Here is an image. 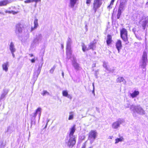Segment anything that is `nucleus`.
I'll return each instance as SVG.
<instances>
[{"mask_svg":"<svg viewBox=\"0 0 148 148\" xmlns=\"http://www.w3.org/2000/svg\"><path fill=\"white\" fill-rule=\"evenodd\" d=\"M75 125H74L70 129L69 134L70 139L68 143V145L69 146H71L72 147L76 143L75 137L73 135V134L75 131Z\"/></svg>","mask_w":148,"mask_h":148,"instance_id":"1","label":"nucleus"},{"mask_svg":"<svg viewBox=\"0 0 148 148\" xmlns=\"http://www.w3.org/2000/svg\"><path fill=\"white\" fill-rule=\"evenodd\" d=\"M128 107H130V110L133 112L134 115L136 113L140 115H143L145 114V111L139 105L135 106L132 105L130 107L129 105Z\"/></svg>","mask_w":148,"mask_h":148,"instance_id":"2","label":"nucleus"},{"mask_svg":"<svg viewBox=\"0 0 148 148\" xmlns=\"http://www.w3.org/2000/svg\"><path fill=\"white\" fill-rule=\"evenodd\" d=\"M148 62L147 53L146 51H144L140 61V66L141 68L145 69Z\"/></svg>","mask_w":148,"mask_h":148,"instance_id":"3","label":"nucleus"},{"mask_svg":"<svg viewBox=\"0 0 148 148\" xmlns=\"http://www.w3.org/2000/svg\"><path fill=\"white\" fill-rule=\"evenodd\" d=\"M71 40L70 38H69L66 42V55L67 58L69 59L71 57Z\"/></svg>","mask_w":148,"mask_h":148,"instance_id":"4","label":"nucleus"},{"mask_svg":"<svg viewBox=\"0 0 148 148\" xmlns=\"http://www.w3.org/2000/svg\"><path fill=\"white\" fill-rule=\"evenodd\" d=\"M42 109L41 108L39 107L36 110L35 112L30 115L31 118V123H32L33 121L35 122V118L37 114L38 115L39 117V120L40 119L41 116Z\"/></svg>","mask_w":148,"mask_h":148,"instance_id":"5","label":"nucleus"},{"mask_svg":"<svg viewBox=\"0 0 148 148\" xmlns=\"http://www.w3.org/2000/svg\"><path fill=\"white\" fill-rule=\"evenodd\" d=\"M97 133L94 130L91 131L88 134V139L90 140V143L92 144L96 138Z\"/></svg>","mask_w":148,"mask_h":148,"instance_id":"6","label":"nucleus"},{"mask_svg":"<svg viewBox=\"0 0 148 148\" xmlns=\"http://www.w3.org/2000/svg\"><path fill=\"white\" fill-rule=\"evenodd\" d=\"M102 0H94L93 3V10L95 12L102 4Z\"/></svg>","mask_w":148,"mask_h":148,"instance_id":"7","label":"nucleus"},{"mask_svg":"<svg viewBox=\"0 0 148 148\" xmlns=\"http://www.w3.org/2000/svg\"><path fill=\"white\" fill-rule=\"evenodd\" d=\"M120 35L121 38L124 41H126L127 40V31L126 29L123 28L121 30Z\"/></svg>","mask_w":148,"mask_h":148,"instance_id":"8","label":"nucleus"},{"mask_svg":"<svg viewBox=\"0 0 148 148\" xmlns=\"http://www.w3.org/2000/svg\"><path fill=\"white\" fill-rule=\"evenodd\" d=\"M123 120L121 119L114 122L112 124V127L114 129H117L120 127V125L123 123Z\"/></svg>","mask_w":148,"mask_h":148,"instance_id":"9","label":"nucleus"},{"mask_svg":"<svg viewBox=\"0 0 148 148\" xmlns=\"http://www.w3.org/2000/svg\"><path fill=\"white\" fill-rule=\"evenodd\" d=\"M43 40V37L41 34H39L37 36L36 38L34 40V42L36 44L42 42Z\"/></svg>","mask_w":148,"mask_h":148,"instance_id":"10","label":"nucleus"},{"mask_svg":"<svg viewBox=\"0 0 148 148\" xmlns=\"http://www.w3.org/2000/svg\"><path fill=\"white\" fill-rule=\"evenodd\" d=\"M21 26V25L20 24H17L16 25L15 32L16 34H18L22 32Z\"/></svg>","mask_w":148,"mask_h":148,"instance_id":"11","label":"nucleus"},{"mask_svg":"<svg viewBox=\"0 0 148 148\" xmlns=\"http://www.w3.org/2000/svg\"><path fill=\"white\" fill-rule=\"evenodd\" d=\"M116 47L118 51V53H119L120 50L121 49L122 45L121 44V41L120 40H118L116 43Z\"/></svg>","mask_w":148,"mask_h":148,"instance_id":"12","label":"nucleus"},{"mask_svg":"<svg viewBox=\"0 0 148 148\" xmlns=\"http://www.w3.org/2000/svg\"><path fill=\"white\" fill-rule=\"evenodd\" d=\"M73 65L75 69L76 70H78L79 69V66L78 64L76 62V59L73 58Z\"/></svg>","mask_w":148,"mask_h":148,"instance_id":"13","label":"nucleus"},{"mask_svg":"<svg viewBox=\"0 0 148 148\" xmlns=\"http://www.w3.org/2000/svg\"><path fill=\"white\" fill-rule=\"evenodd\" d=\"M148 23V17L147 16L145 17V19L143 21L142 26L143 28L144 29H145L146 27L147 24Z\"/></svg>","mask_w":148,"mask_h":148,"instance_id":"14","label":"nucleus"},{"mask_svg":"<svg viewBox=\"0 0 148 148\" xmlns=\"http://www.w3.org/2000/svg\"><path fill=\"white\" fill-rule=\"evenodd\" d=\"M78 1V0H70L69 7L72 8H73Z\"/></svg>","mask_w":148,"mask_h":148,"instance_id":"15","label":"nucleus"},{"mask_svg":"<svg viewBox=\"0 0 148 148\" xmlns=\"http://www.w3.org/2000/svg\"><path fill=\"white\" fill-rule=\"evenodd\" d=\"M38 19H35L34 21V27H31V31H32L36 29L38 26Z\"/></svg>","mask_w":148,"mask_h":148,"instance_id":"16","label":"nucleus"},{"mask_svg":"<svg viewBox=\"0 0 148 148\" xmlns=\"http://www.w3.org/2000/svg\"><path fill=\"white\" fill-rule=\"evenodd\" d=\"M8 66L9 63L8 62H6L4 63L2 66L3 70L7 72L8 71Z\"/></svg>","mask_w":148,"mask_h":148,"instance_id":"17","label":"nucleus"},{"mask_svg":"<svg viewBox=\"0 0 148 148\" xmlns=\"http://www.w3.org/2000/svg\"><path fill=\"white\" fill-rule=\"evenodd\" d=\"M116 81L117 82L120 83L121 82H123V83L125 84H126V82L125 79L123 77H119L117 78L116 80Z\"/></svg>","mask_w":148,"mask_h":148,"instance_id":"18","label":"nucleus"},{"mask_svg":"<svg viewBox=\"0 0 148 148\" xmlns=\"http://www.w3.org/2000/svg\"><path fill=\"white\" fill-rule=\"evenodd\" d=\"M24 32H25L24 34L23 35V37H24L25 39H27L29 37V33L28 30L26 29H25Z\"/></svg>","mask_w":148,"mask_h":148,"instance_id":"19","label":"nucleus"},{"mask_svg":"<svg viewBox=\"0 0 148 148\" xmlns=\"http://www.w3.org/2000/svg\"><path fill=\"white\" fill-rule=\"evenodd\" d=\"M139 94L138 91L135 90L132 93H130V95L132 98L136 97Z\"/></svg>","mask_w":148,"mask_h":148,"instance_id":"20","label":"nucleus"},{"mask_svg":"<svg viewBox=\"0 0 148 148\" xmlns=\"http://www.w3.org/2000/svg\"><path fill=\"white\" fill-rule=\"evenodd\" d=\"M10 49L11 53L14 52L16 51V49L14 46L12 42H11L10 45Z\"/></svg>","mask_w":148,"mask_h":148,"instance_id":"21","label":"nucleus"},{"mask_svg":"<svg viewBox=\"0 0 148 148\" xmlns=\"http://www.w3.org/2000/svg\"><path fill=\"white\" fill-rule=\"evenodd\" d=\"M9 3L8 0H3L0 1V6H5Z\"/></svg>","mask_w":148,"mask_h":148,"instance_id":"22","label":"nucleus"},{"mask_svg":"<svg viewBox=\"0 0 148 148\" xmlns=\"http://www.w3.org/2000/svg\"><path fill=\"white\" fill-rule=\"evenodd\" d=\"M124 140L122 136L120 137L119 138H117L115 140V144H116L118 143L119 142H121Z\"/></svg>","mask_w":148,"mask_h":148,"instance_id":"23","label":"nucleus"},{"mask_svg":"<svg viewBox=\"0 0 148 148\" xmlns=\"http://www.w3.org/2000/svg\"><path fill=\"white\" fill-rule=\"evenodd\" d=\"M112 41V37L110 35H108L107 37L106 42L108 45L110 44Z\"/></svg>","mask_w":148,"mask_h":148,"instance_id":"24","label":"nucleus"},{"mask_svg":"<svg viewBox=\"0 0 148 148\" xmlns=\"http://www.w3.org/2000/svg\"><path fill=\"white\" fill-rule=\"evenodd\" d=\"M107 63L105 62H103V67L105 68L106 69V70H107L108 71H110V72L112 71L109 68V67H108L107 66Z\"/></svg>","mask_w":148,"mask_h":148,"instance_id":"25","label":"nucleus"},{"mask_svg":"<svg viewBox=\"0 0 148 148\" xmlns=\"http://www.w3.org/2000/svg\"><path fill=\"white\" fill-rule=\"evenodd\" d=\"M42 63L41 64H39L38 67V70L37 71V76L38 77L39 74L41 69L42 67Z\"/></svg>","mask_w":148,"mask_h":148,"instance_id":"26","label":"nucleus"},{"mask_svg":"<svg viewBox=\"0 0 148 148\" xmlns=\"http://www.w3.org/2000/svg\"><path fill=\"white\" fill-rule=\"evenodd\" d=\"M95 43L94 42H91L89 46V49L93 50L95 48Z\"/></svg>","mask_w":148,"mask_h":148,"instance_id":"27","label":"nucleus"},{"mask_svg":"<svg viewBox=\"0 0 148 148\" xmlns=\"http://www.w3.org/2000/svg\"><path fill=\"white\" fill-rule=\"evenodd\" d=\"M34 2L36 3V4L38 2L37 0H26L24 1L25 3H29Z\"/></svg>","mask_w":148,"mask_h":148,"instance_id":"28","label":"nucleus"},{"mask_svg":"<svg viewBox=\"0 0 148 148\" xmlns=\"http://www.w3.org/2000/svg\"><path fill=\"white\" fill-rule=\"evenodd\" d=\"M82 49L83 51L85 52L86 51L88 50L89 49V47L87 48L86 45L84 44H83L82 45Z\"/></svg>","mask_w":148,"mask_h":148,"instance_id":"29","label":"nucleus"},{"mask_svg":"<svg viewBox=\"0 0 148 148\" xmlns=\"http://www.w3.org/2000/svg\"><path fill=\"white\" fill-rule=\"evenodd\" d=\"M115 1V0H111L110 5L107 7L108 9H110L112 8V6Z\"/></svg>","mask_w":148,"mask_h":148,"instance_id":"30","label":"nucleus"},{"mask_svg":"<svg viewBox=\"0 0 148 148\" xmlns=\"http://www.w3.org/2000/svg\"><path fill=\"white\" fill-rule=\"evenodd\" d=\"M74 114L73 112H71L70 113L68 119L69 120H72L73 118Z\"/></svg>","mask_w":148,"mask_h":148,"instance_id":"31","label":"nucleus"},{"mask_svg":"<svg viewBox=\"0 0 148 148\" xmlns=\"http://www.w3.org/2000/svg\"><path fill=\"white\" fill-rule=\"evenodd\" d=\"M126 0H121L120 5L125 6L126 5Z\"/></svg>","mask_w":148,"mask_h":148,"instance_id":"32","label":"nucleus"},{"mask_svg":"<svg viewBox=\"0 0 148 148\" xmlns=\"http://www.w3.org/2000/svg\"><path fill=\"white\" fill-rule=\"evenodd\" d=\"M43 96L49 95V93L46 90H43L42 93L41 94Z\"/></svg>","mask_w":148,"mask_h":148,"instance_id":"33","label":"nucleus"},{"mask_svg":"<svg viewBox=\"0 0 148 148\" xmlns=\"http://www.w3.org/2000/svg\"><path fill=\"white\" fill-rule=\"evenodd\" d=\"M62 95L66 97L68 95L67 90H63L62 92Z\"/></svg>","mask_w":148,"mask_h":148,"instance_id":"34","label":"nucleus"},{"mask_svg":"<svg viewBox=\"0 0 148 148\" xmlns=\"http://www.w3.org/2000/svg\"><path fill=\"white\" fill-rule=\"evenodd\" d=\"M7 92L4 93H3L1 95V99H2L4 98L5 97L6 95L7 94Z\"/></svg>","mask_w":148,"mask_h":148,"instance_id":"35","label":"nucleus"},{"mask_svg":"<svg viewBox=\"0 0 148 148\" xmlns=\"http://www.w3.org/2000/svg\"><path fill=\"white\" fill-rule=\"evenodd\" d=\"M122 12H119L118 11L117 14V17L118 19H119L120 17V16Z\"/></svg>","mask_w":148,"mask_h":148,"instance_id":"36","label":"nucleus"},{"mask_svg":"<svg viewBox=\"0 0 148 148\" xmlns=\"http://www.w3.org/2000/svg\"><path fill=\"white\" fill-rule=\"evenodd\" d=\"M124 10V9L119 6L118 11L122 12Z\"/></svg>","mask_w":148,"mask_h":148,"instance_id":"37","label":"nucleus"},{"mask_svg":"<svg viewBox=\"0 0 148 148\" xmlns=\"http://www.w3.org/2000/svg\"><path fill=\"white\" fill-rule=\"evenodd\" d=\"M55 69V67H53L50 70V72L51 73H53V72Z\"/></svg>","mask_w":148,"mask_h":148,"instance_id":"38","label":"nucleus"},{"mask_svg":"<svg viewBox=\"0 0 148 148\" xmlns=\"http://www.w3.org/2000/svg\"><path fill=\"white\" fill-rule=\"evenodd\" d=\"M36 59L35 58H34L33 59L30 60L32 63H34Z\"/></svg>","mask_w":148,"mask_h":148,"instance_id":"39","label":"nucleus"},{"mask_svg":"<svg viewBox=\"0 0 148 148\" xmlns=\"http://www.w3.org/2000/svg\"><path fill=\"white\" fill-rule=\"evenodd\" d=\"M50 120L49 119H47V124L45 125V128H46L47 127V124H48V123L49 122V121Z\"/></svg>","mask_w":148,"mask_h":148,"instance_id":"40","label":"nucleus"},{"mask_svg":"<svg viewBox=\"0 0 148 148\" xmlns=\"http://www.w3.org/2000/svg\"><path fill=\"white\" fill-rule=\"evenodd\" d=\"M91 0H87L86 3L87 4H89L91 1Z\"/></svg>","mask_w":148,"mask_h":148,"instance_id":"41","label":"nucleus"},{"mask_svg":"<svg viewBox=\"0 0 148 148\" xmlns=\"http://www.w3.org/2000/svg\"><path fill=\"white\" fill-rule=\"evenodd\" d=\"M66 97H67L68 98H69L70 99H72V97L70 95L68 94L67 96Z\"/></svg>","mask_w":148,"mask_h":148,"instance_id":"42","label":"nucleus"},{"mask_svg":"<svg viewBox=\"0 0 148 148\" xmlns=\"http://www.w3.org/2000/svg\"><path fill=\"white\" fill-rule=\"evenodd\" d=\"M12 13L13 14H16L17 13V12H14L13 11H12Z\"/></svg>","mask_w":148,"mask_h":148,"instance_id":"43","label":"nucleus"},{"mask_svg":"<svg viewBox=\"0 0 148 148\" xmlns=\"http://www.w3.org/2000/svg\"><path fill=\"white\" fill-rule=\"evenodd\" d=\"M86 148V145L85 144H84L83 145L81 148Z\"/></svg>","mask_w":148,"mask_h":148,"instance_id":"44","label":"nucleus"},{"mask_svg":"<svg viewBox=\"0 0 148 148\" xmlns=\"http://www.w3.org/2000/svg\"><path fill=\"white\" fill-rule=\"evenodd\" d=\"M119 6H120V7H121V8H123L124 9V8H125V6H124L122 5H119Z\"/></svg>","mask_w":148,"mask_h":148,"instance_id":"45","label":"nucleus"},{"mask_svg":"<svg viewBox=\"0 0 148 148\" xmlns=\"http://www.w3.org/2000/svg\"><path fill=\"white\" fill-rule=\"evenodd\" d=\"M29 55L31 57H32L34 56L32 54H29Z\"/></svg>","mask_w":148,"mask_h":148,"instance_id":"46","label":"nucleus"},{"mask_svg":"<svg viewBox=\"0 0 148 148\" xmlns=\"http://www.w3.org/2000/svg\"><path fill=\"white\" fill-rule=\"evenodd\" d=\"M113 138V136H109L108 137V138L109 139H112V138Z\"/></svg>","mask_w":148,"mask_h":148,"instance_id":"47","label":"nucleus"},{"mask_svg":"<svg viewBox=\"0 0 148 148\" xmlns=\"http://www.w3.org/2000/svg\"><path fill=\"white\" fill-rule=\"evenodd\" d=\"M14 52H12V53H12V56H13V57H14L15 55H14Z\"/></svg>","mask_w":148,"mask_h":148,"instance_id":"48","label":"nucleus"},{"mask_svg":"<svg viewBox=\"0 0 148 148\" xmlns=\"http://www.w3.org/2000/svg\"><path fill=\"white\" fill-rule=\"evenodd\" d=\"M136 37L137 38H138V39H139V40H141L142 39V38H140V37H138V38H137V37Z\"/></svg>","mask_w":148,"mask_h":148,"instance_id":"49","label":"nucleus"},{"mask_svg":"<svg viewBox=\"0 0 148 148\" xmlns=\"http://www.w3.org/2000/svg\"><path fill=\"white\" fill-rule=\"evenodd\" d=\"M146 5L147 7H148V2L146 3Z\"/></svg>","mask_w":148,"mask_h":148,"instance_id":"50","label":"nucleus"},{"mask_svg":"<svg viewBox=\"0 0 148 148\" xmlns=\"http://www.w3.org/2000/svg\"><path fill=\"white\" fill-rule=\"evenodd\" d=\"M0 14H4L3 12H0Z\"/></svg>","mask_w":148,"mask_h":148,"instance_id":"51","label":"nucleus"},{"mask_svg":"<svg viewBox=\"0 0 148 148\" xmlns=\"http://www.w3.org/2000/svg\"><path fill=\"white\" fill-rule=\"evenodd\" d=\"M92 86H93V89H95V88H94V83H93L92 84Z\"/></svg>","mask_w":148,"mask_h":148,"instance_id":"52","label":"nucleus"},{"mask_svg":"<svg viewBox=\"0 0 148 148\" xmlns=\"http://www.w3.org/2000/svg\"><path fill=\"white\" fill-rule=\"evenodd\" d=\"M8 13H12V11H8Z\"/></svg>","mask_w":148,"mask_h":148,"instance_id":"53","label":"nucleus"},{"mask_svg":"<svg viewBox=\"0 0 148 148\" xmlns=\"http://www.w3.org/2000/svg\"><path fill=\"white\" fill-rule=\"evenodd\" d=\"M61 47H62V48H63L64 47V46H63V44H61Z\"/></svg>","mask_w":148,"mask_h":148,"instance_id":"54","label":"nucleus"},{"mask_svg":"<svg viewBox=\"0 0 148 148\" xmlns=\"http://www.w3.org/2000/svg\"><path fill=\"white\" fill-rule=\"evenodd\" d=\"M62 76H63V77H64V74L63 72H62Z\"/></svg>","mask_w":148,"mask_h":148,"instance_id":"55","label":"nucleus"},{"mask_svg":"<svg viewBox=\"0 0 148 148\" xmlns=\"http://www.w3.org/2000/svg\"><path fill=\"white\" fill-rule=\"evenodd\" d=\"M92 93L94 94V89H93V90L92 91Z\"/></svg>","mask_w":148,"mask_h":148,"instance_id":"56","label":"nucleus"},{"mask_svg":"<svg viewBox=\"0 0 148 148\" xmlns=\"http://www.w3.org/2000/svg\"><path fill=\"white\" fill-rule=\"evenodd\" d=\"M8 10H6L5 11V12L6 13H8Z\"/></svg>","mask_w":148,"mask_h":148,"instance_id":"57","label":"nucleus"},{"mask_svg":"<svg viewBox=\"0 0 148 148\" xmlns=\"http://www.w3.org/2000/svg\"><path fill=\"white\" fill-rule=\"evenodd\" d=\"M37 1L38 2L40 1V2L41 1V0H37Z\"/></svg>","mask_w":148,"mask_h":148,"instance_id":"58","label":"nucleus"},{"mask_svg":"<svg viewBox=\"0 0 148 148\" xmlns=\"http://www.w3.org/2000/svg\"><path fill=\"white\" fill-rule=\"evenodd\" d=\"M92 148V147L91 146V147H89V148Z\"/></svg>","mask_w":148,"mask_h":148,"instance_id":"59","label":"nucleus"}]
</instances>
